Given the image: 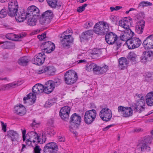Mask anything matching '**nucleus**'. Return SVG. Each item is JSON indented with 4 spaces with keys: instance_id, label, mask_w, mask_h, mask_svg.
<instances>
[{
    "instance_id": "obj_1",
    "label": "nucleus",
    "mask_w": 153,
    "mask_h": 153,
    "mask_svg": "<svg viewBox=\"0 0 153 153\" xmlns=\"http://www.w3.org/2000/svg\"><path fill=\"white\" fill-rule=\"evenodd\" d=\"M132 19L130 17L125 18L119 22V25L125 29V30L122 32L120 36V39L123 41H127L131 38L133 36L134 33L129 28Z\"/></svg>"
},
{
    "instance_id": "obj_2",
    "label": "nucleus",
    "mask_w": 153,
    "mask_h": 153,
    "mask_svg": "<svg viewBox=\"0 0 153 153\" xmlns=\"http://www.w3.org/2000/svg\"><path fill=\"white\" fill-rule=\"evenodd\" d=\"M105 39L108 44L114 45L116 47V49L117 50H118L121 46V41L118 39L117 35L113 32H107L105 35Z\"/></svg>"
},
{
    "instance_id": "obj_3",
    "label": "nucleus",
    "mask_w": 153,
    "mask_h": 153,
    "mask_svg": "<svg viewBox=\"0 0 153 153\" xmlns=\"http://www.w3.org/2000/svg\"><path fill=\"white\" fill-rule=\"evenodd\" d=\"M109 24L105 22H99L94 25L93 31L99 35H103L108 31Z\"/></svg>"
},
{
    "instance_id": "obj_4",
    "label": "nucleus",
    "mask_w": 153,
    "mask_h": 153,
    "mask_svg": "<svg viewBox=\"0 0 153 153\" xmlns=\"http://www.w3.org/2000/svg\"><path fill=\"white\" fill-rule=\"evenodd\" d=\"M81 122V117L76 113L73 114L71 117L70 120V125L69 129L71 131L76 135V131L75 130L77 129L80 125Z\"/></svg>"
},
{
    "instance_id": "obj_5",
    "label": "nucleus",
    "mask_w": 153,
    "mask_h": 153,
    "mask_svg": "<svg viewBox=\"0 0 153 153\" xmlns=\"http://www.w3.org/2000/svg\"><path fill=\"white\" fill-rule=\"evenodd\" d=\"M77 78V73L73 71H68L64 75V80L65 83L68 85L75 83Z\"/></svg>"
},
{
    "instance_id": "obj_6",
    "label": "nucleus",
    "mask_w": 153,
    "mask_h": 153,
    "mask_svg": "<svg viewBox=\"0 0 153 153\" xmlns=\"http://www.w3.org/2000/svg\"><path fill=\"white\" fill-rule=\"evenodd\" d=\"M96 115V111L94 109L86 111L84 117L85 123L88 125L91 124L95 120Z\"/></svg>"
},
{
    "instance_id": "obj_7",
    "label": "nucleus",
    "mask_w": 153,
    "mask_h": 153,
    "mask_svg": "<svg viewBox=\"0 0 153 153\" xmlns=\"http://www.w3.org/2000/svg\"><path fill=\"white\" fill-rule=\"evenodd\" d=\"M18 4L16 0H12L9 2L7 13L8 15L11 16H13L14 15L18 12Z\"/></svg>"
},
{
    "instance_id": "obj_8",
    "label": "nucleus",
    "mask_w": 153,
    "mask_h": 153,
    "mask_svg": "<svg viewBox=\"0 0 153 153\" xmlns=\"http://www.w3.org/2000/svg\"><path fill=\"white\" fill-rule=\"evenodd\" d=\"M53 17L52 11L50 10H47L42 14L40 19V22L42 25L48 24L50 22Z\"/></svg>"
},
{
    "instance_id": "obj_9",
    "label": "nucleus",
    "mask_w": 153,
    "mask_h": 153,
    "mask_svg": "<svg viewBox=\"0 0 153 153\" xmlns=\"http://www.w3.org/2000/svg\"><path fill=\"white\" fill-rule=\"evenodd\" d=\"M146 102L145 99L137 100L136 103L132 105L134 111L139 113L144 111L145 108Z\"/></svg>"
},
{
    "instance_id": "obj_10",
    "label": "nucleus",
    "mask_w": 153,
    "mask_h": 153,
    "mask_svg": "<svg viewBox=\"0 0 153 153\" xmlns=\"http://www.w3.org/2000/svg\"><path fill=\"white\" fill-rule=\"evenodd\" d=\"M141 43V41L139 38L132 37L127 41V45L128 49H133L138 48Z\"/></svg>"
},
{
    "instance_id": "obj_11",
    "label": "nucleus",
    "mask_w": 153,
    "mask_h": 153,
    "mask_svg": "<svg viewBox=\"0 0 153 153\" xmlns=\"http://www.w3.org/2000/svg\"><path fill=\"white\" fill-rule=\"evenodd\" d=\"M118 112L122 114V116L125 117H128L131 116L134 109L131 107H124L119 106L118 108Z\"/></svg>"
},
{
    "instance_id": "obj_12",
    "label": "nucleus",
    "mask_w": 153,
    "mask_h": 153,
    "mask_svg": "<svg viewBox=\"0 0 153 153\" xmlns=\"http://www.w3.org/2000/svg\"><path fill=\"white\" fill-rule=\"evenodd\" d=\"M60 82L59 80L57 81H48L45 85L44 93L48 94L51 92L54 88L55 86H57L60 85Z\"/></svg>"
},
{
    "instance_id": "obj_13",
    "label": "nucleus",
    "mask_w": 153,
    "mask_h": 153,
    "mask_svg": "<svg viewBox=\"0 0 153 153\" xmlns=\"http://www.w3.org/2000/svg\"><path fill=\"white\" fill-rule=\"evenodd\" d=\"M100 116L103 121H109L112 117L111 110L107 108H103L100 113Z\"/></svg>"
},
{
    "instance_id": "obj_14",
    "label": "nucleus",
    "mask_w": 153,
    "mask_h": 153,
    "mask_svg": "<svg viewBox=\"0 0 153 153\" xmlns=\"http://www.w3.org/2000/svg\"><path fill=\"white\" fill-rule=\"evenodd\" d=\"M153 59V52L152 51H144L140 57V61L143 64L151 61Z\"/></svg>"
},
{
    "instance_id": "obj_15",
    "label": "nucleus",
    "mask_w": 153,
    "mask_h": 153,
    "mask_svg": "<svg viewBox=\"0 0 153 153\" xmlns=\"http://www.w3.org/2000/svg\"><path fill=\"white\" fill-rule=\"evenodd\" d=\"M55 45L51 42L48 41L42 43L41 45L42 50L46 51V53H49L53 51L55 49Z\"/></svg>"
},
{
    "instance_id": "obj_16",
    "label": "nucleus",
    "mask_w": 153,
    "mask_h": 153,
    "mask_svg": "<svg viewBox=\"0 0 153 153\" xmlns=\"http://www.w3.org/2000/svg\"><path fill=\"white\" fill-rule=\"evenodd\" d=\"M45 59V55L44 53H39L34 56L33 63L36 65H41L44 62Z\"/></svg>"
},
{
    "instance_id": "obj_17",
    "label": "nucleus",
    "mask_w": 153,
    "mask_h": 153,
    "mask_svg": "<svg viewBox=\"0 0 153 153\" xmlns=\"http://www.w3.org/2000/svg\"><path fill=\"white\" fill-rule=\"evenodd\" d=\"M56 70L55 68L53 66H45L42 67L38 71L39 74L46 72L47 74L50 75H53Z\"/></svg>"
},
{
    "instance_id": "obj_18",
    "label": "nucleus",
    "mask_w": 153,
    "mask_h": 153,
    "mask_svg": "<svg viewBox=\"0 0 153 153\" xmlns=\"http://www.w3.org/2000/svg\"><path fill=\"white\" fill-rule=\"evenodd\" d=\"M70 110L71 108L69 106H65L62 107L59 111V115L61 118L65 121L68 120Z\"/></svg>"
},
{
    "instance_id": "obj_19",
    "label": "nucleus",
    "mask_w": 153,
    "mask_h": 153,
    "mask_svg": "<svg viewBox=\"0 0 153 153\" xmlns=\"http://www.w3.org/2000/svg\"><path fill=\"white\" fill-rule=\"evenodd\" d=\"M73 40V38L71 35L65 36L61 41L62 46L65 48H69L70 46V44L72 43Z\"/></svg>"
},
{
    "instance_id": "obj_20",
    "label": "nucleus",
    "mask_w": 153,
    "mask_h": 153,
    "mask_svg": "<svg viewBox=\"0 0 153 153\" xmlns=\"http://www.w3.org/2000/svg\"><path fill=\"white\" fill-rule=\"evenodd\" d=\"M94 73L98 75L103 74L105 73L108 69V66L106 65H103L101 66L97 65L94 68Z\"/></svg>"
},
{
    "instance_id": "obj_21",
    "label": "nucleus",
    "mask_w": 153,
    "mask_h": 153,
    "mask_svg": "<svg viewBox=\"0 0 153 153\" xmlns=\"http://www.w3.org/2000/svg\"><path fill=\"white\" fill-rule=\"evenodd\" d=\"M151 138L150 136H147L140 141L137 146L138 148H140L142 151L147 148V144L151 142Z\"/></svg>"
},
{
    "instance_id": "obj_22",
    "label": "nucleus",
    "mask_w": 153,
    "mask_h": 153,
    "mask_svg": "<svg viewBox=\"0 0 153 153\" xmlns=\"http://www.w3.org/2000/svg\"><path fill=\"white\" fill-rule=\"evenodd\" d=\"M145 24V21L143 20L139 21L136 23L135 31L137 33L141 34L143 32Z\"/></svg>"
},
{
    "instance_id": "obj_23",
    "label": "nucleus",
    "mask_w": 153,
    "mask_h": 153,
    "mask_svg": "<svg viewBox=\"0 0 153 153\" xmlns=\"http://www.w3.org/2000/svg\"><path fill=\"white\" fill-rule=\"evenodd\" d=\"M17 21L22 22L27 18H28L24 11H19L14 15Z\"/></svg>"
},
{
    "instance_id": "obj_24",
    "label": "nucleus",
    "mask_w": 153,
    "mask_h": 153,
    "mask_svg": "<svg viewBox=\"0 0 153 153\" xmlns=\"http://www.w3.org/2000/svg\"><path fill=\"white\" fill-rule=\"evenodd\" d=\"M93 31L92 30H88L82 33L80 36V39L81 42H84L87 41L90 38L91 36L93 35Z\"/></svg>"
},
{
    "instance_id": "obj_25",
    "label": "nucleus",
    "mask_w": 153,
    "mask_h": 153,
    "mask_svg": "<svg viewBox=\"0 0 153 153\" xmlns=\"http://www.w3.org/2000/svg\"><path fill=\"white\" fill-rule=\"evenodd\" d=\"M29 137V139H31L32 138L34 139L32 140V142L35 143L37 142L38 143H41V140L38 134L34 131H29L27 134Z\"/></svg>"
},
{
    "instance_id": "obj_26",
    "label": "nucleus",
    "mask_w": 153,
    "mask_h": 153,
    "mask_svg": "<svg viewBox=\"0 0 153 153\" xmlns=\"http://www.w3.org/2000/svg\"><path fill=\"white\" fill-rule=\"evenodd\" d=\"M7 136L12 141H13L16 140L18 139L19 135L16 131L12 130H9L7 132Z\"/></svg>"
},
{
    "instance_id": "obj_27",
    "label": "nucleus",
    "mask_w": 153,
    "mask_h": 153,
    "mask_svg": "<svg viewBox=\"0 0 153 153\" xmlns=\"http://www.w3.org/2000/svg\"><path fill=\"white\" fill-rule=\"evenodd\" d=\"M15 113L20 116L24 115L26 112V108L24 106L19 104V106L15 107Z\"/></svg>"
},
{
    "instance_id": "obj_28",
    "label": "nucleus",
    "mask_w": 153,
    "mask_h": 153,
    "mask_svg": "<svg viewBox=\"0 0 153 153\" xmlns=\"http://www.w3.org/2000/svg\"><path fill=\"white\" fill-rule=\"evenodd\" d=\"M128 61L127 59L124 57L120 58L119 60V67L121 70H124L127 68Z\"/></svg>"
},
{
    "instance_id": "obj_29",
    "label": "nucleus",
    "mask_w": 153,
    "mask_h": 153,
    "mask_svg": "<svg viewBox=\"0 0 153 153\" xmlns=\"http://www.w3.org/2000/svg\"><path fill=\"white\" fill-rule=\"evenodd\" d=\"M146 102L149 106H153V92L148 93L146 96Z\"/></svg>"
},
{
    "instance_id": "obj_30",
    "label": "nucleus",
    "mask_w": 153,
    "mask_h": 153,
    "mask_svg": "<svg viewBox=\"0 0 153 153\" xmlns=\"http://www.w3.org/2000/svg\"><path fill=\"white\" fill-rule=\"evenodd\" d=\"M49 6L53 8L59 7L61 6V3L58 2L57 0H46Z\"/></svg>"
},
{
    "instance_id": "obj_31",
    "label": "nucleus",
    "mask_w": 153,
    "mask_h": 153,
    "mask_svg": "<svg viewBox=\"0 0 153 153\" xmlns=\"http://www.w3.org/2000/svg\"><path fill=\"white\" fill-rule=\"evenodd\" d=\"M29 60V57L24 56L20 58L18 61V63L20 65L26 66L27 65Z\"/></svg>"
},
{
    "instance_id": "obj_32",
    "label": "nucleus",
    "mask_w": 153,
    "mask_h": 153,
    "mask_svg": "<svg viewBox=\"0 0 153 153\" xmlns=\"http://www.w3.org/2000/svg\"><path fill=\"white\" fill-rule=\"evenodd\" d=\"M36 94L31 93H30L27 95L26 97H24L23 98L24 103L26 102V100H29L31 102L33 101V103L35 102L36 100Z\"/></svg>"
},
{
    "instance_id": "obj_33",
    "label": "nucleus",
    "mask_w": 153,
    "mask_h": 153,
    "mask_svg": "<svg viewBox=\"0 0 153 153\" xmlns=\"http://www.w3.org/2000/svg\"><path fill=\"white\" fill-rule=\"evenodd\" d=\"M1 44H3L1 46V47L3 49H10L14 46V44L10 41L0 42V45Z\"/></svg>"
},
{
    "instance_id": "obj_34",
    "label": "nucleus",
    "mask_w": 153,
    "mask_h": 153,
    "mask_svg": "<svg viewBox=\"0 0 153 153\" xmlns=\"http://www.w3.org/2000/svg\"><path fill=\"white\" fill-rule=\"evenodd\" d=\"M25 36L23 34H20L19 35H16L12 33H8L6 35V37L10 40H13L14 37L16 38H21Z\"/></svg>"
},
{
    "instance_id": "obj_35",
    "label": "nucleus",
    "mask_w": 153,
    "mask_h": 153,
    "mask_svg": "<svg viewBox=\"0 0 153 153\" xmlns=\"http://www.w3.org/2000/svg\"><path fill=\"white\" fill-rule=\"evenodd\" d=\"M137 55L133 52H130L128 56V59L130 60L131 62L135 63L136 61V60Z\"/></svg>"
},
{
    "instance_id": "obj_36",
    "label": "nucleus",
    "mask_w": 153,
    "mask_h": 153,
    "mask_svg": "<svg viewBox=\"0 0 153 153\" xmlns=\"http://www.w3.org/2000/svg\"><path fill=\"white\" fill-rule=\"evenodd\" d=\"M58 150L49 148L48 146L45 145L44 147L43 151L45 153H56Z\"/></svg>"
},
{
    "instance_id": "obj_37",
    "label": "nucleus",
    "mask_w": 153,
    "mask_h": 153,
    "mask_svg": "<svg viewBox=\"0 0 153 153\" xmlns=\"http://www.w3.org/2000/svg\"><path fill=\"white\" fill-rule=\"evenodd\" d=\"M33 17L30 16L27 22V24L30 26H33L35 25L37 23V19L36 18H33Z\"/></svg>"
},
{
    "instance_id": "obj_38",
    "label": "nucleus",
    "mask_w": 153,
    "mask_h": 153,
    "mask_svg": "<svg viewBox=\"0 0 153 153\" xmlns=\"http://www.w3.org/2000/svg\"><path fill=\"white\" fill-rule=\"evenodd\" d=\"M37 8L36 7L34 6H31L29 7L27 9V12L26 13L28 17L31 16V14L33 13V11Z\"/></svg>"
},
{
    "instance_id": "obj_39",
    "label": "nucleus",
    "mask_w": 153,
    "mask_h": 153,
    "mask_svg": "<svg viewBox=\"0 0 153 153\" xmlns=\"http://www.w3.org/2000/svg\"><path fill=\"white\" fill-rule=\"evenodd\" d=\"M19 85L17 82L10 83L4 85L5 90H7L16 87Z\"/></svg>"
},
{
    "instance_id": "obj_40",
    "label": "nucleus",
    "mask_w": 153,
    "mask_h": 153,
    "mask_svg": "<svg viewBox=\"0 0 153 153\" xmlns=\"http://www.w3.org/2000/svg\"><path fill=\"white\" fill-rule=\"evenodd\" d=\"M143 47L146 49H152L151 46L150 45L149 43L148 42V40L147 37L143 41Z\"/></svg>"
},
{
    "instance_id": "obj_41",
    "label": "nucleus",
    "mask_w": 153,
    "mask_h": 153,
    "mask_svg": "<svg viewBox=\"0 0 153 153\" xmlns=\"http://www.w3.org/2000/svg\"><path fill=\"white\" fill-rule=\"evenodd\" d=\"M152 5V4L149 2L143 1L140 3L138 6V7H144L150 6Z\"/></svg>"
},
{
    "instance_id": "obj_42",
    "label": "nucleus",
    "mask_w": 153,
    "mask_h": 153,
    "mask_svg": "<svg viewBox=\"0 0 153 153\" xmlns=\"http://www.w3.org/2000/svg\"><path fill=\"white\" fill-rule=\"evenodd\" d=\"M45 133L46 134L51 136L55 134V132L53 128H47L45 130Z\"/></svg>"
},
{
    "instance_id": "obj_43",
    "label": "nucleus",
    "mask_w": 153,
    "mask_h": 153,
    "mask_svg": "<svg viewBox=\"0 0 153 153\" xmlns=\"http://www.w3.org/2000/svg\"><path fill=\"white\" fill-rule=\"evenodd\" d=\"M97 65L95 64L94 63H91L90 64H88V65L87 66L86 70L88 71H91L92 69L94 73V68L96 66V65Z\"/></svg>"
},
{
    "instance_id": "obj_44",
    "label": "nucleus",
    "mask_w": 153,
    "mask_h": 153,
    "mask_svg": "<svg viewBox=\"0 0 153 153\" xmlns=\"http://www.w3.org/2000/svg\"><path fill=\"white\" fill-rule=\"evenodd\" d=\"M47 146H48L49 148H51L53 149H55L56 150H57V146L56 143L54 142L49 143L45 145Z\"/></svg>"
},
{
    "instance_id": "obj_45",
    "label": "nucleus",
    "mask_w": 153,
    "mask_h": 153,
    "mask_svg": "<svg viewBox=\"0 0 153 153\" xmlns=\"http://www.w3.org/2000/svg\"><path fill=\"white\" fill-rule=\"evenodd\" d=\"M40 12L39 9L37 8L36 9L33 11V13L31 14V16L34 17L39 16L40 15Z\"/></svg>"
},
{
    "instance_id": "obj_46",
    "label": "nucleus",
    "mask_w": 153,
    "mask_h": 153,
    "mask_svg": "<svg viewBox=\"0 0 153 153\" xmlns=\"http://www.w3.org/2000/svg\"><path fill=\"white\" fill-rule=\"evenodd\" d=\"M148 42L151 46L152 48H153V34L149 35L147 37Z\"/></svg>"
},
{
    "instance_id": "obj_47",
    "label": "nucleus",
    "mask_w": 153,
    "mask_h": 153,
    "mask_svg": "<svg viewBox=\"0 0 153 153\" xmlns=\"http://www.w3.org/2000/svg\"><path fill=\"white\" fill-rule=\"evenodd\" d=\"M44 87L41 84H38V94L42 93L43 92H44Z\"/></svg>"
},
{
    "instance_id": "obj_48",
    "label": "nucleus",
    "mask_w": 153,
    "mask_h": 153,
    "mask_svg": "<svg viewBox=\"0 0 153 153\" xmlns=\"http://www.w3.org/2000/svg\"><path fill=\"white\" fill-rule=\"evenodd\" d=\"M88 4H85L79 7L77 9V11L79 13L82 12L85 10V7Z\"/></svg>"
},
{
    "instance_id": "obj_49",
    "label": "nucleus",
    "mask_w": 153,
    "mask_h": 153,
    "mask_svg": "<svg viewBox=\"0 0 153 153\" xmlns=\"http://www.w3.org/2000/svg\"><path fill=\"white\" fill-rule=\"evenodd\" d=\"M7 12L5 9H2L0 11V18H3L5 17L7 15Z\"/></svg>"
},
{
    "instance_id": "obj_50",
    "label": "nucleus",
    "mask_w": 153,
    "mask_h": 153,
    "mask_svg": "<svg viewBox=\"0 0 153 153\" xmlns=\"http://www.w3.org/2000/svg\"><path fill=\"white\" fill-rule=\"evenodd\" d=\"M53 101V100H48L45 104L46 107H50L54 103Z\"/></svg>"
},
{
    "instance_id": "obj_51",
    "label": "nucleus",
    "mask_w": 153,
    "mask_h": 153,
    "mask_svg": "<svg viewBox=\"0 0 153 153\" xmlns=\"http://www.w3.org/2000/svg\"><path fill=\"white\" fill-rule=\"evenodd\" d=\"M93 25V22L91 21H88L86 22L84 25L85 27L87 29L91 27Z\"/></svg>"
},
{
    "instance_id": "obj_52",
    "label": "nucleus",
    "mask_w": 153,
    "mask_h": 153,
    "mask_svg": "<svg viewBox=\"0 0 153 153\" xmlns=\"http://www.w3.org/2000/svg\"><path fill=\"white\" fill-rule=\"evenodd\" d=\"M38 84L35 85L32 88V91L33 93L36 94H38Z\"/></svg>"
},
{
    "instance_id": "obj_53",
    "label": "nucleus",
    "mask_w": 153,
    "mask_h": 153,
    "mask_svg": "<svg viewBox=\"0 0 153 153\" xmlns=\"http://www.w3.org/2000/svg\"><path fill=\"white\" fill-rule=\"evenodd\" d=\"M2 130L4 132H5L7 130V124L6 123H4L3 122L1 121Z\"/></svg>"
},
{
    "instance_id": "obj_54",
    "label": "nucleus",
    "mask_w": 153,
    "mask_h": 153,
    "mask_svg": "<svg viewBox=\"0 0 153 153\" xmlns=\"http://www.w3.org/2000/svg\"><path fill=\"white\" fill-rule=\"evenodd\" d=\"M46 33L45 32L44 33H42L41 35H38L37 36L38 38L40 40H43L46 37Z\"/></svg>"
},
{
    "instance_id": "obj_55",
    "label": "nucleus",
    "mask_w": 153,
    "mask_h": 153,
    "mask_svg": "<svg viewBox=\"0 0 153 153\" xmlns=\"http://www.w3.org/2000/svg\"><path fill=\"white\" fill-rule=\"evenodd\" d=\"M41 150V149L37 145H36L34 148V151L35 153H40Z\"/></svg>"
},
{
    "instance_id": "obj_56",
    "label": "nucleus",
    "mask_w": 153,
    "mask_h": 153,
    "mask_svg": "<svg viewBox=\"0 0 153 153\" xmlns=\"http://www.w3.org/2000/svg\"><path fill=\"white\" fill-rule=\"evenodd\" d=\"M22 134L23 139V141H24L26 140V136H25L26 131L25 129L23 130H22Z\"/></svg>"
},
{
    "instance_id": "obj_57",
    "label": "nucleus",
    "mask_w": 153,
    "mask_h": 153,
    "mask_svg": "<svg viewBox=\"0 0 153 153\" xmlns=\"http://www.w3.org/2000/svg\"><path fill=\"white\" fill-rule=\"evenodd\" d=\"M42 142L41 141V143H40V144L43 143H45L46 139V137L44 134H42ZM40 140L41 141L40 139Z\"/></svg>"
},
{
    "instance_id": "obj_58",
    "label": "nucleus",
    "mask_w": 153,
    "mask_h": 153,
    "mask_svg": "<svg viewBox=\"0 0 153 153\" xmlns=\"http://www.w3.org/2000/svg\"><path fill=\"white\" fill-rule=\"evenodd\" d=\"M58 139L59 141L61 142H64L65 141V138L64 136H59Z\"/></svg>"
},
{
    "instance_id": "obj_59",
    "label": "nucleus",
    "mask_w": 153,
    "mask_h": 153,
    "mask_svg": "<svg viewBox=\"0 0 153 153\" xmlns=\"http://www.w3.org/2000/svg\"><path fill=\"white\" fill-rule=\"evenodd\" d=\"M111 21L112 22H114L115 21H116V18L114 16H111L110 18Z\"/></svg>"
},
{
    "instance_id": "obj_60",
    "label": "nucleus",
    "mask_w": 153,
    "mask_h": 153,
    "mask_svg": "<svg viewBox=\"0 0 153 153\" xmlns=\"http://www.w3.org/2000/svg\"><path fill=\"white\" fill-rule=\"evenodd\" d=\"M137 95V100H141L142 99H145L144 97L143 96L142 94H139Z\"/></svg>"
},
{
    "instance_id": "obj_61",
    "label": "nucleus",
    "mask_w": 153,
    "mask_h": 153,
    "mask_svg": "<svg viewBox=\"0 0 153 153\" xmlns=\"http://www.w3.org/2000/svg\"><path fill=\"white\" fill-rule=\"evenodd\" d=\"M114 125L113 124H111L109 125H108L106 126V127L104 128H103V130L104 131H106L109 129L112 126Z\"/></svg>"
},
{
    "instance_id": "obj_62",
    "label": "nucleus",
    "mask_w": 153,
    "mask_h": 153,
    "mask_svg": "<svg viewBox=\"0 0 153 153\" xmlns=\"http://www.w3.org/2000/svg\"><path fill=\"white\" fill-rule=\"evenodd\" d=\"M30 140L29 139H27L26 141V144L27 145L29 146L30 145L32 141L31 140L30 141Z\"/></svg>"
},
{
    "instance_id": "obj_63",
    "label": "nucleus",
    "mask_w": 153,
    "mask_h": 153,
    "mask_svg": "<svg viewBox=\"0 0 153 153\" xmlns=\"http://www.w3.org/2000/svg\"><path fill=\"white\" fill-rule=\"evenodd\" d=\"M39 124L36 123L35 121H34L32 123V127H37V126H38Z\"/></svg>"
},
{
    "instance_id": "obj_64",
    "label": "nucleus",
    "mask_w": 153,
    "mask_h": 153,
    "mask_svg": "<svg viewBox=\"0 0 153 153\" xmlns=\"http://www.w3.org/2000/svg\"><path fill=\"white\" fill-rule=\"evenodd\" d=\"M77 62H78V63H86L87 62L86 61L85 59H83V60H80L79 61H77Z\"/></svg>"
}]
</instances>
